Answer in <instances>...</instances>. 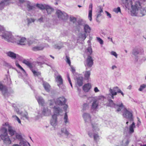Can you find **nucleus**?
<instances>
[{
	"label": "nucleus",
	"mask_w": 146,
	"mask_h": 146,
	"mask_svg": "<svg viewBox=\"0 0 146 146\" xmlns=\"http://www.w3.org/2000/svg\"><path fill=\"white\" fill-rule=\"evenodd\" d=\"M126 10L130 11L132 16L142 17L146 15V8L141 7L138 1L134 0H121Z\"/></svg>",
	"instance_id": "1"
},
{
	"label": "nucleus",
	"mask_w": 146,
	"mask_h": 146,
	"mask_svg": "<svg viewBox=\"0 0 146 146\" xmlns=\"http://www.w3.org/2000/svg\"><path fill=\"white\" fill-rule=\"evenodd\" d=\"M1 130L3 134L0 135V141L1 140H3L4 143L7 145L11 144V141L8 135L7 129L3 127Z\"/></svg>",
	"instance_id": "2"
},
{
	"label": "nucleus",
	"mask_w": 146,
	"mask_h": 146,
	"mask_svg": "<svg viewBox=\"0 0 146 146\" xmlns=\"http://www.w3.org/2000/svg\"><path fill=\"white\" fill-rule=\"evenodd\" d=\"M0 36L8 42L12 43L14 42L15 37L13 36L12 33L10 32L5 31Z\"/></svg>",
	"instance_id": "3"
},
{
	"label": "nucleus",
	"mask_w": 146,
	"mask_h": 146,
	"mask_svg": "<svg viewBox=\"0 0 146 146\" xmlns=\"http://www.w3.org/2000/svg\"><path fill=\"white\" fill-rule=\"evenodd\" d=\"M66 101V99L64 97H61L58 98L56 99V101H55V103L56 104L61 106L65 105L63 108L64 110V111H66L68 107V106L67 104H65Z\"/></svg>",
	"instance_id": "4"
},
{
	"label": "nucleus",
	"mask_w": 146,
	"mask_h": 146,
	"mask_svg": "<svg viewBox=\"0 0 146 146\" xmlns=\"http://www.w3.org/2000/svg\"><path fill=\"white\" fill-rule=\"evenodd\" d=\"M23 62L29 67L30 69L31 70L33 73L34 75L35 76H40V72H37L35 70H34L33 69V64L31 63L30 61L26 60H24L23 61Z\"/></svg>",
	"instance_id": "5"
},
{
	"label": "nucleus",
	"mask_w": 146,
	"mask_h": 146,
	"mask_svg": "<svg viewBox=\"0 0 146 146\" xmlns=\"http://www.w3.org/2000/svg\"><path fill=\"white\" fill-rule=\"evenodd\" d=\"M13 43H16L17 44L25 45L26 44V38L25 37H21L19 36H16L15 37Z\"/></svg>",
	"instance_id": "6"
},
{
	"label": "nucleus",
	"mask_w": 146,
	"mask_h": 146,
	"mask_svg": "<svg viewBox=\"0 0 146 146\" xmlns=\"http://www.w3.org/2000/svg\"><path fill=\"white\" fill-rule=\"evenodd\" d=\"M56 14L59 19L63 20H66L68 18V16L67 13L64 12H62L59 10H57Z\"/></svg>",
	"instance_id": "7"
},
{
	"label": "nucleus",
	"mask_w": 146,
	"mask_h": 146,
	"mask_svg": "<svg viewBox=\"0 0 146 146\" xmlns=\"http://www.w3.org/2000/svg\"><path fill=\"white\" fill-rule=\"evenodd\" d=\"M124 111L123 114V117L127 119H129L130 121H133V119L131 112L129 111L125 108H124Z\"/></svg>",
	"instance_id": "8"
},
{
	"label": "nucleus",
	"mask_w": 146,
	"mask_h": 146,
	"mask_svg": "<svg viewBox=\"0 0 146 146\" xmlns=\"http://www.w3.org/2000/svg\"><path fill=\"white\" fill-rule=\"evenodd\" d=\"M109 91L113 95H116L117 93H120L123 96H124V94L121 90L117 86L114 87L112 89H110Z\"/></svg>",
	"instance_id": "9"
},
{
	"label": "nucleus",
	"mask_w": 146,
	"mask_h": 146,
	"mask_svg": "<svg viewBox=\"0 0 146 146\" xmlns=\"http://www.w3.org/2000/svg\"><path fill=\"white\" fill-rule=\"evenodd\" d=\"M5 125L8 127V131L10 135L11 136H12L15 134L16 133L15 131L13 129L12 126L9 125L8 123H5Z\"/></svg>",
	"instance_id": "10"
},
{
	"label": "nucleus",
	"mask_w": 146,
	"mask_h": 146,
	"mask_svg": "<svg viewBox=\"0 0 146 146\" xmlns=\"http://www.w3.org/2000/svg\"><path fill=\"white\" fill-rule=\"evenodd\" d=\"M0 90L1 91L3 95L5 96L6 94L8 92L7 87L0 82Z\"/></svg>",
	"instance_id": "11"
},
{
	"label": "nucleus",
	"mask_w": 146,
	"mask_h": 146,
	"mask_svg": "<svg viewBox=\"0 0 146 146\" xmlns=\"http://www.w3.org/2000/svg\"><path fill=\"white\" fill-rule=\"evenodd\" d=\"M86 64L88 66L91 67L93 64V60L92 59L91 56L88 55L86 59Z\"/></svg>",
	"instance_id": "12"
},
{
	"label": "nucleus",
	"mask_w": 146,
	"mask_h": 146,
	"mask_svg": "<svg viewBox=\"0 0 146 146\" xmlns=\"http://www.w3.org/2000/svg\"><path fill=\"white\" fill-rule=\"evenodd\" d=\"M52 119L50 121V123L51 125L54 126L57 123V115L54 114L52 115Z\"/></svg>",
	"instance_id": "13"
},
{
	"label": "nucleus",
	"mask_w": 146,
	"mask_h": 146,
	"mask_svg": "<svg viewBox=\"0 0 146 146\" xmlns=\"http://www.w3.org/2000/svg\"><path fill=\"white\" fill-rule=\"evenodd\" d=\"M91 88L90 84L88 83L84 84L83 86V89L85 92H88Z\"/></svg>",
	"instance_id": "14"
},
{
	"label": "nucleus",
	"mask_w": 146,
	"mask_h": 146,
	"mask_svg": "<svg viewBox=\"0 0 146 146\" xmlns=\"http://www.w3.org/2000/svg\"><path fill=\"white\" fill-rule=\"evenodd\" d=\"M89 9L88 17L89 20L91 21L92 20V3H91L89 5Z\"/></svg>",
	"instance_id": "15"
},
{
	"label": "nucleus",
	"mask_w": 146,
	"mask_h": 146,
	"mask_svg": "<svg viewBox=\"0 0 146 146\" xmlns=\"http://www.w3.org/2000/svg\"><path fill=\"white\" fill-rule=\"evenodd\" d=\"M103 8L101 6H99L98 7V9H97V18L98 19L102 16L101 13L103 12Z\"/></svg>",
	"instance_id": "16"
},
{
	"label": "nucleus",
	"mask_w": 146,
	"mask_h": 146,
	"mask_svg": "<svg viewBox=\"0 0 146 146\" xmlns=\"http://www.w3.org/2000/svg\"><path fill=\"white\" fill-rule=\"evenodd\" d=\"M56 81L57 82L58 84V86H59L63 84V79L62 78L61 76L58 75L56 77Z\"/></svg>",
	"instance_id": "17"
},
{
	"label": "nucleus",
	"mask_w": 146,
	"mask_h": 146,
	"mask_svg": "<svg viewBox=\"0 0 146 146\" xmlns=\"http://www.w3.org/2000/svg\"><path fill=\"white\" fill-rule=\"evenodd\" d=\"M26 6L27 8V10L29 11L35 10V8L31 5L30 3L28 1L26 2Z\"/></svg>",
	"instance_id": "18"
},
{
	"label": "nucleus",
	"mask_w": 146,
	"mask_h": 146,
	"mask_svg": "<svg viewBox=\"0 0 146 146\" xmlns=\"http://www.w3.org/2000/svg\"><path fill=\"white\" fill-rule=\"evenodd\" d=\"M135 127V123L133 122L129 126V132L130 133H133L134 132V128Z\"/></svg>",
	"instance_id": "19"
},
{
	"label": "nucleus",
	"mask_w": 146,
	"mask_h": 146,
	"mask_svg": "<svg viewBox=\"0 0 146 146\" xmlns=\"http://www.w3.org/2000/svg\"><path fill=\"white\" fill-rule=\"evenodd\" d=\"M7 54L8 56L11 57L12 59H15L16 58V54L11 51L7 52Z\"/></svg>",
	"instance_id": "20"
},
{
	"label": "nucleus",
	"mask_w": 146,
	"mask_h": 146,
	"mask_svg": "<svg viewBox=\"0 0 146 146\" xmlns=\"http://www.w3.org/2000/svg\"><path fill=\"white\" fill-rule=\"evenodd\" d=\"M86 37L85 33H80L78 35L79 39L81 40H84Z\"/></svg>",
	"instance_id": "21"
},
{
	"label": "nucleus",
	"mask_w": 146,
	"mask_h": 146,
	"mask_svg": "<svg viewBox=\"0 0 146 146\" xmlns=\"http://www.w3.org/2000/svg\"><path fill=\"white\" fill-rule=\"evenodd\" d=\"M43 85L46 91L49 92L50 90V86L48 83L44 82Z\"/></svg>",
	"instance_id": "22"
},
{
	"label": "nucleus",
	"mask_w": 146,
	"mask_h": 146,
	"mask_svg": "<svg viewBox=\"0 0 146 146\" xmlns=\"http://www.w3.org/2000/svg\"><path fill=\"white\" fill-rule=\"evenodd\" d=\"M83 78L82 77H79L77 79V82L78 86H81L83 84Z\"/></svg>",
	"instance_id": "23"
},
{
	"label": "nucleus",
	"mask_w": 146,
	"mask_h": 146,
	"mask_svg": "<svg viewBox=\"0 0 146 146\" xmlns=\"http://www.w3.org/2000/svg\"><path fill=\"white\" fill-rule=\"evenodd\" d=\"M98 104L99 103L97 100H94L92 105V108L93 109H96L98 107Z\"/></svg>",
	"instance_id": "24"
},
{
	"label": "nucleus",
	"mask_w": 146,
	"mask_h": 146,
	"mask_svg": "<svg viewBox=\"0 0 146 146\" xmlns=\"http://www.w3.org/2000/svg\"><path fill=\"white\" fill-rule=\"evenodd\" d=\"M45 9H46L48 14H51L54 10L52 8L48 5L45 6Z\"/></svg>",
	"instance_id": "25"
},
{
	"label": "nucleus",
	"mask_w": 146,
	"mask_h": 146,
	"mask_svg": "<svg viewBox=\"0 0 146 146\" xmlns=\"http://www.w3.org/2000/svg\"><path fill=\"white\" fill-rule=\"evenodd\" d=\"M50 111L49 110L48 108H44L42 111V114L45 116H47L50 113Z\"/></svg>",
	"instance_id": "26"
},
{
	"label": "nucleus",
	"mask_w": 146,
	"mask_h": 146,
	"mask_svg": "<svg viewBox=\"0 0 146 146\" xmlns=\"http://www.w3.org/2000/svg\"><path fill=\"white\" fill-rule=\"evenodd\" d=\"M84 29L85 33H89L91 30L90 27L87 25H84Z\"/></svg>",
	"instance_id": "27"
},
{
	"label": "nucleus",
	"mask_w": 146,
	"mask_h": 146,
	"mask_svg": "<svg viewBox=\"0 0 146 146\" xmlns=\"http://www.w3.org/2000/svg\"><path fill=\"white\" fill-rule=\"evenodd\" d=\"M91 74L90 71H86L85 72L84 74V78L86 80H88L90 77V76Z\"/></svg>",
	"instance_id": "28"
},
{
	"label": "nucleus",
	"mask_w": 146,
	"mask_h": 146,
	"mask_svg": "<svg viewBox=\"0 0 146 146\" xmlns=\"http://www.w3.org/2000/svg\"><path fill=\"white\" fill-rule=\"evenodd\" d=\"M37 100L39 104H40L42 106H43L44 104V101L42 98L39 97L37 98Z\"/></svg>",
	"instance_id": "29"
},
{
	"label": "nucleus",
	"mask_w": 146,
	"mask_h": 146,
	"mask_svg": "<svg viewBox=\"0 0 146 146\" xmlns=\"http://www.w3.org/2000/svg\"><path fill=\"white\" fill-rule=\"evenodd\" d=\"M44 48L43 46H35L32 48V50L35 51L41 50Z\"/></svg>",
	"instance_id": "30"
},
{
	"label": "nucleus",
	"mask_w": 146,
	"mask_h": 146,
	"mask_svg": "<svg viewBox=\"0 0 146 146\" xmlns=\"http://www.w3.org/2000/svg\"><path fill=\"white\" fill-rule=\"evenodd\" d=\"M61 110V109H60L59 107L54 108V113H56V114H55L56 115L57 114L58 115H59V113Z\"/></svg>",
	"instance_id": "31"
},
{
	"label": "nucleus",
	"mask_w": 146,
	"mask_h": 146,
	"mask_svg": "<svg viewBox=\"0 0 146 146\" xmlns=\"http://www.w3.org/2000/svg\"><path fill=\"white\" fill-rule=\"evenodd\" d=\"M83 117L85 120L87 119H90L91 118V117L90 115L87 113H84L83 114Z\"/></svg>",
	"instance_id": "32"
},
{
	"label": "nucleus",
	"mask_w": 146,
	"mask_h": 146,
	"mask_svg": "<svg viewBox=\"0 0 146 146\" xmlns=\"http://www.w3.org/2000/svg\"><path fill=\"white\" fill-rule=\"evenodd\" d=\"M86 52L89 55H91L92 52V49L91 46L89 47L86 50Z\"/></svg>",
	"instance_id": "33"
},
{
	"label": "nucleus",
	"mask_w": 146,
	"mask_h": 146,
	"mask_svg": "<svg viewBox=\"0 0 146 146\" xmlns=\"http://www.w3.org/2000/svg\"><path fill=\"white\" fill-rule=\"evenodd\" d=\"M61 132L62 133H64L66 135L68 136L69 134V133L66 128H63L61 129Z\"/></svg>",
	"instance_id": "34"
},
{
	"label": "nucleus",
	"mask_w": 146,
	"mask_h": 146,
	"mask_svg": "<svg viewBox=\"0 0 146 146\" xmlns=\"http://www.w3.org/2000/svg\"><path fill=\"white\" fill-rule=\"evenodd\" d=\"M64 122L66 124L68 122V116L67 114V113L66 112L64 117Z\"/></svg>",
	"instance_id": "35"
},
{
	"label": "nucleus",
	"mask_w": 146,
	"mask_h": 146,
	"mask_svg": "<svg viewBox=\"0 0 146 146\" xmlns=\"http://www.w3.org/2000/svg\"><path fill=\"white\" fill-rule=\"evenodd\" d=\"M113 11L115 12L116 13H118L119 12H121V10L120 8L119 7L117 8H115L113 10Z\"/></svg>",
	"instance_id": "36"
},
{
	"label": "nucleus",
	"mask_w": 146,
	"mask_h": 146,
	"mask_svg": "<svg viewBox=\"0 0 146 146\" xmlns=\"http://www.w3.org/2000/svg\"><path fill=\"white\" fill-rule=\"evenodd\" d=\"M117 106L118 107V108L117 111H121V108H122L124 107V106L123 105L122 103H121V104H117Z\"/></svg>",
	"instance_id": "37"
},
{
	"label": "nucleus",
	"mask_w": 146,
	"mask_h": 146,
	"mask_svg": "<svg viewBox=\"0 0 146 146\" xmlns=\"http://www.w3.org/2000/svg\"><path fill=\"white\" fill-rule=\"evenodd\" d=\"M146 87V85L145 84H143L141 85L140 88L139 89V90L142 91Z\"/></svg>",
	"instance_id": "38"
},
{
	"label": "nucleus",
	"mask_w": 146,
	"mask_h": 146,
	"mask_svg": "<svg viewBox=\"0 0 146 146\" xmlns=\"http://www.w3.org/2000/svg\"><path fill=\"white\" fill-rule=\"evenodd\" d=\"M12 117L15 118V120H17L19 123L21 124V122L20 120L17 116L16 115H14L12 116Z\"/></svg>",
	"instance_id": "39"
},
{
	"label": "nucleus",
	"mask_w": 146,
	"mask_h": 146,
	"mask_svg": "<svg viewBox=\"0 0 146 146\" xmlns=\"http://www.w3.org/2000/svg\"><path fill=\"white\" fill-rule=\"evenodd\" d=\"M36 6L37 7L41 9H44L45 8V7L44 5L42 4H37L36 5Z\"/></svg>",
	"instance_id": "40"
},
{
	"label": "nucleus",
	"mask_w": 146,
	"mask_h": 146,
	"mask_svg": "<svg viewBox=\"0 0 146 146\" xmlns=\"http://www.w3.org/2000/svg\"><path fill=\"white\" fill-rule=\"evenodd\" d=\"M76 18L75 17L71 16L70 17V20L71 22L74 23L76 21Z\"/></svg>",
	"instance_id": "41"
},
{
	"label": "nucleus",
	"mask_w": 146,
	"mask_h": 146,
	"mask_svg": "<svg viewBox=\"0 0 146 146\" xmlns=\"http://www.w3.org/2000/svg\"><path fill=\"white\" fill-rule=\"evenodd\" d=\"M96 38L97 41L99 42L102 45L103 44V41L102 39L98 37H97Z\"/></svg>",
	"instance_id": "42"
},
{
	"label": "nucleus",
	"mask_w": 146,
	"mask_h": 146,
	"mask_svg": "<svg viewBox=\"0 0 146 146\" xmlns=\"http://www.w3.org/2000/svg\"><path fill=\"white\" fill-rule=\"evenodd\" d=\"M16 65L18 67L19 69L25 72L24 69L19 65V64L17 62L15 63Z\"/></svg>",
	"instance_id": "43"
},
{
	"label": "nucleus",
	"mask_w": 146,
	"mask_h": 146,
	"mask_svg": "<svg viewBox=\"0 0 146 146\" xmlns=\"http://www.w3.org/2000/svg\"><path fill=\"white\" fill-rule=\"evenodd\" d=\"M28 23L29 24L31 23L32 22H34L35 19L33 18L28 19H27Z\"/></svg>",
	"instance_id": "44"
},
{
	"label": "nucleus",
	"mask_w": 146,
	"mask_h": 146,
	"mask_svg": "<svg viewBox=\"0 0 146 146\" xmlns=\"http://www.w3.org/2000/svg\"><path fill=\"white\" fill-rule=\"evenodd\" d=\"M66 62L69 64V66H70L71 62L70 59V58L67 56H66Z\"/></svg>",
	"instance_id": "45"
},
{
	"label": "nucleus",
	"mask_w": 146,
	"mask_h": 146,
	"mask_svg": "<svg viewBox=\"0 0 146 146\" xmlns=\"http://www.w3.org/2000/svg\"><path fill=\"white\" fill-rule=\"evenodd\" d=\"M5 31L3 26L0 25V35Z\"/></svg>",
	"instance_id": "46"
},
{
	"label": "nucleus",
	"mask_w": 146,
	"mask_h": 146,
	"mask_svg": "<svg viewBox=\"0 0 146 146\" xmlns=\"http://www.w3.org/2000/svg\"><path fill=\"white\" fill-rule=\"evenodd\" d=\"M88 106L87 104L86 103L84 104L83 106L82 110L83 111L85 110L88 107Z\"/></svg>",
	"instance_id": "47"
},
{
	"label": "nucleus",
	"mask_w": 146,
	"mask_h": 146,
	"mask_svg": "<svg viewBox=\"0 0 146 146\" xmlns=\"http://www.w3.org/2000/svg\"><path fill=\"white\" fill-rule=\"evenodd\" d=\"M105 12L106 13V16L108 17V18H111V15L110 13L107 11H105Z\"/></svg>",
	"instance_id": "48"
},
{
	"label": "nucleus",
	"mask_w": 146,
	"mask_h": 146,
	"mask_svg": "<svg viewBox=\"0 0 146 146\" xmlns=\"http://www.w3.org/2000/svg\"><path fill=\"white\" fill-rule=\"evenodd\" d=\"M99 137L97 134H95L94 135V139L95 141H96L99 138Z\"/></svg>",
	"instance_id": "49"
},
{
	"label": "nucleus",
	"mask_w": 146,
	"mask_h": 146,
	"mask_svg": "<svg viewBox=\"0 0 146 146\" xmlns=\"http://www.w3.org/2000/svg\"><path fill=\"white\" fill-rule=\"evenodd\" d=\"M43 17H41L40 18L38 19L37 20V21L40 23H41L43 22Z\"/></svg>",
	"instance_id": "50"
},
{
	"label": "nucleus",
	"mask_w": 146,
	"mask_h": 146,
	"mask_svg": "<svg viewBox=\"0 0 146 146\" xmlns=\"http://www.w3.org/2000/svg\"><path fill=\"white\" fill-rule=\"evenodd\" d=\"M111 54L112 55H113L114 56H115L116 58H117V55L115 52L113 51H112L111 52Z\"/></svg>",
	"instance_id": "51"
},
{
	"label": "nucleus",
	"mask_w": 146,
	"mask_h": 146,
	"mask_svg": "<svg viewBox=\"0 0 146 146\" xmlns=\"http://www.w3.org/2000/svg\"><path fill=\"white\" fill-rule=\"evenodd\" d=\"M16 137L17 139H21L22 138L21 136L20 135L17 133L16 134Z\"/></svg>",
	"instance_id": "52"
},
{
	"label": "nucleus",
	"mask_w": 146,
	"mask_h": 146,
	"mask_svg": "<svg viewBox=\"0 0 146 146\" xmlns=\"http://www.w3.org/2000/svg\"><path fill=\"white\" fill-rule=\"evenodd\" d=\"M50 106H51L52 105H53L54 103H55V101L54 100H50Z\"/></svg>",
	"instance_id": "53"
},
{
	"label": "nucleus",
	"mask_w": 146,
	"mask_h": 146,
	"mask_svg": "<svg viewBox=\"0 0 146 146\" xmlns=\"http://www.w3.org/2000/svg\"><path fill=\"white\" fill-rule=\"evenodd\" d=\"M94 92H98L99 90L98 89V88L96 87H95L94 88Z\"/></svg>",
	"instance_id": "54"
},
{
	"label": "nucleus",
	"mask_w": 146,
	"mask_h": 146,
	"mask_svg": "<svg viewBox=\"0 0 146 146\" xmlns=\"http://www.w3.org/2000/svg\"><path fill=\"white\" fill-rule=\"evenodd\" d=\"M129 143V140H127V141H126V142L125 143V146H127Z\"/></svg>",
	"instance_id": "55"
},
{
	"label": "nucleus",
	"mask_w": 146,
	"mask_h": 146,
	"mask_svg": "<svg viewBox=\"0 0 146 146\" xmlns=\"http://www.w3.org/2000/svg\"><path fill=\"white\" fill-rule=\"evenodd\" d=\"M23 117H25L26 119H28L29 118L27 114H25L23 115Z\"/></svg>",
	"instance_id": "56"
},
{
	"label": "nucleus",
	"mask_w": 146,
	"mask_h": 146,
	"mask_svg": "<svg viewBox=\"0 0 146 146\" xmlns=\"http://www.w3.org/2000/svg\"><path fill=\"white\" fill-rule=\"evenodd\" d=\"M117 68V67L115 66L114 65V66H112V69L113 70V69H114L115 68Z\"/></svg>",
	"instance_id": "57"
},
{
	"label": "nucleus",
	"mask_w": 146,
	"mask_h": 146,
	"mask_svg": "<svg viewBox=\"0 0 146 146\" xmlns=\"http://www.w3.org/2000/svg\"><path fill=\"white\" fill-rule=\"evenodd\" d=\"M19 1L20 3H23L25 1L24 0H19Z\"/></svg>",
	"instance_id": "58"
},
{
	"label": "nucleus",
	"mask_w": 146,
	"mask_h": 146,
	"mask_svg": "<svg viewBox=\"0 0 146 146\" xmlns=\"http://www.w3.org/2000/svg\"><path fill=\"white\" fill-rule=\"evenodd\" d=\"M137 119H138V123H139V124H141V122L140 121V119H139L138 117H137Z\"/></svg>",
	"instance_id": "59"
},
{
	"label": "nucleus",
	"mask_w": 146,
	"mask_h": 146,
	"mask_svg": "<svg viewBox=\"0 0 146 146\" xmlns=\"http://www.w3.org/2000/svg\"><path fill=\"white\" fill-rule=\"evenodd\" d=\"M131 85H129V86L128 87V89L130 90L131 89Z\"/></svg>",
	"instance_id": "60"
},
{
	"label": "nucleus",
	"mask_w": 146,
	"mask_h": 146,
	"mask_svg": "<svg viewBox=\"0 0 146 146\" xmlns=\"http://www.w3.org/2000/svg\"><path fill=\"white\" fill-rule=\"evenodd\" d=\"M28 44L30 45L31 44L32 42H31L30 40V42L29 41H28Z\"/></svg>",
	"instance_id": "61"
},
{
	"label": "nucleus",
	"mask_w": 146,
	"mask_h": 146,
	"mask_svg": "<svg viewBox=\"0 0 146 146\" xmlns=\"http://www.w3.org/2000/svg\"><path fill=\"white\" fill-rule=\"evenodd\" d=\"M109 102L110 103H113V101L111 100H110L109 101Z\"/></svg>",
	"instance_id": "62"
},
{
	"label": "nucleus",
	"mask_w": 146,
	"mask_h": 146,
	"mask_svg": "<svg viewBox=\"0 0 146 146\" xmlns=\"http://www.w3.org/2000/svg\"><path fill=\"white\" fill-rule=\"evenodd\" d=\"M50 56L52 58H53V59H54V56H52V55H50Z\"/></svg>",
	"instance_id": "63"
},
{
	"label": "nucleus",
	"mask_w": 146,
	"mask_h": 146,
	"mask_svg": "<svg viewBox=\"0 0 146 146\" xmlns=\"http://www.w3.org/2000/svg\"><path fill=\"white\" fill-rule=\"evenodd\" d=\"M13 146H19V145H18L15 144V145H13Z\"/></svg>",
	"instance_id": "64"
}]
</instances>
